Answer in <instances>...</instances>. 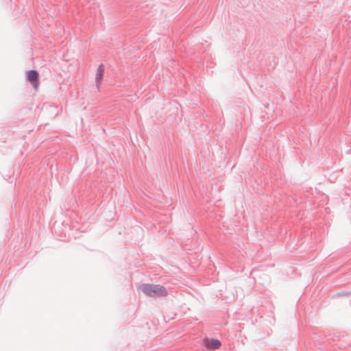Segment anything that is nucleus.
I'll return each instance as SVG.
<instances>
[{
	"instance_id": "2",
	"label": "nucleus",
	"mask_w": 351,
	"mask_h": 351,
	"mask_svg": "<svg viewBox=\"0 0 351 351\" xmlns=\"http://www.w3.org/2000/svg\"><path fill=\"white\" fill-rule=\"evenodd\" d=\"M39 74L35 70H31L27 72V80L31 83L35 90H38L39 87Z\"/></svg>"
},
{
	"instance_id": "1",
	"label": "nucleus",
	"mask_w": 351,
	"mask_h": 351,
	"mask_svg": "<svg viewBox=\"0 0 351 351\" xmlns=\"http://www.w3.org/2000/svg\"><path fill=\"white\" fill-rule=\"evenodd\" d=\"M142 291L150 297H161L167 295V291L163 286L144 284L141 286Z\"/></svg>"
},
{
	"instance_id": "3",
	"label": "nucleus",
	"mask_w": 351,
	"mask_h": 351,
	"mask_svg": "<svg viewBox=\"0 0 351 351\" xmlns=\"http://www.w3.org/2000/svg\"><path fill=\"white\" fill-rule=\"evenodd\" d=\"M204 345L208 350H213L219 348L221 344L218 339L206 338L204 339Z\"/></svg>"
},
{
	"instance_id": "4",
	"label": "nucleus",
	"mask_w": 351,
	"mask_h": 351,
	"mask_svg": "<svg viewBox=\"0 0 351 351\" xmlns=\"http://www.w3.org/2000/svg\"><path fill=\"white\" fill-rule=\"evenodd\" d=\"M104 66L103 64H100L95 72V81L97 87H99L101 84V80L104 77Z\"/></svg>"
}]
</instances>
